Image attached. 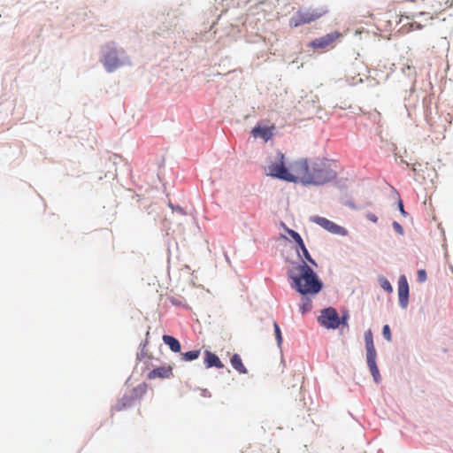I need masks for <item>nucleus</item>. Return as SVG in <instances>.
I'll list each match as a JSON object with an SVG mask.
<instances>
[{
	"label": "nucleus",
	"mask_w": 453,
	"mask_h": 453,
	"mask_svg": "<svg viewBox=\"0 0 453 453\" xmlns=\"http://www.w3.org/2000/svg\"><path fill=\"white\" fill-rule=\"evenodd\" d=\"M393 227L395 230L396 233L403 234V226L396 221L393 222Z\"/></svg>",
	"instance_id": "25"
},
{
	"label": "nucleus",
	"mask_w": 453,
	"mask_h": 453,
	"mask_svg": "<svg viewBox=\"0 0 453 453\" xmlns=\"http://www.w3.org/2000/svg\"><path fill=\"white\" fill-rule=\"evenodd\" d=\"M287 233H288V234L292 237V239L296 242L297 246H298L299 244H301L302 242H303V239H302L301 235H300L297 232H296V231H294V230H292V229L287 228Z\"/></svg>",
	"instance_id": "20"
},
{
	"label": "nucleus",
	"mask_w": 453,
	"mask_h": 453,
	"mask_svg": "<svg viewBox=\"0 0 453 453\" xmlns=\"http://www.w3.org/2000/svg\"><path fill=\"white\" fill-rule=\"evenodd\" d=\"M284 154L280 151H276L268 157L265 171L267 175L283 180L289 182H296V174L295 170L298 165V159L289 163L288 166L285 165Z\"/></svg>",
	"instance_id": "3"
},
{
	"label": "nucleus",
	"mask_w": 453,
	"mask_h": 453,
	"mask_svg": "<svg viewBox=\"0 0 453 453\" xmlns=\"http://www.w3.org/2000/svg\"><path fill=\"white\" fill-rule=\"evenodd\" d=\"M200 349L191 350L181 354V359L184 361H193L199 357Z\"/></svg>",
	"instance_id": "17"
},
{
	"label": "nucleus",
	"mask_w": 453,
	"mask_h": 453,
	"mask_svg": "<svg viewBox=\"0 0 453 453\" xmlns=\"http://www.w3.org/2000/svg\"><path fill=\"white\" fill-rule=\"evenodd\" d=\"M366 218H367L370 221H372V222H373V223H376V222L378 221V218H377V216H376L375 214H373V213H371V212H369V213H367V214H366Z\"/></svg>",
	"instance_id": "27"
},
{
	"label": "nucleus",
	"mask_w": 453,
	"mask_h": 453,
	"mask_svg": "<svg viewBox=\"0 0 453 453\" xmlns=\"http://www.w3.org/2000/svg\"><path fill=\"white\" fill-rule=\"evenodd\" d=\"M273 327H274L276 340H277L278 345L280 346L282 342V336H281V332H280V326L277 322L273 323Z\"/></svg>",
	"instance_id": "22"
},
{
	"label": "nucleus",
	"mask_w": 453,
	"mask_h": 453,
	"mask_svg": "<svg viewBox=\"0 0 453 453\" xmlns=\"http://www.w3.org/2000/svg\"><path fill=\"white\" fill-rule=\"evenodd\" d=\"M298 247L300 248V250H302V253L304 257V258L310 262L311 264L314 265H317V264L315 263V261L311 258L308 250L306 249L305 245H304V242H302L301 244L298 245Z\"/></svg>",
	"instance_id": "18"
},
{
	"label": "nucleus",
	"mask_w": 453,
	"mask_h": 453,
	"mask_svg": "<svg viewBox=\"0 0 453 453\" xmlns=\"http://www.w3.org/2000/svg\"><path fill=\"white\" fill-rule=\"evenodd\" d=\"M173 376V365H166L152 369L148 373V379H169Z\"/></svg>",
	"instance_id": "11"
},
{
	"label": "nucleus",
	"mask_w": 453,
	"mask_h": 453,
	"mask_svg": "<svg viewBox=\"0 0 453 453\" xmlns=\"http://www.w3.org/2000/svg\"><path fill=\"white\" fill-rule=\"evenodd\" d=\"M365 342L366 348V361L369 370L373 377L376 383L380 381V374L376 364L377 352L373 343L372 333L371 330H367L365 333Z\"/></svg>",
	"instance_id": "5"
},
{
	"label": "nucleus",
	"mask_w": 453,
	"mask_h": 453,
	"mask_svg": "<svg viewBox=\"0 0 453 453\" xmlns=\"http://www.w3.org/2000/svg\"><path fill=\"white\" fill-rule=\"evenodd\" d=\"M418 280L420 282H424L426 280V273L424 269H420L418 271Z\"/></svg>",
	"instance_id": "24"
},
{
	"label": "nucleus",
	"mask_w": 453,
	"mask_h": 453,
	"mask_svg": "<svg viewBox=\"0 0 453 453\" xmlns=\"http://www.w3.org/2000/svg\"><path fill=\"white\" fill-rule=\"evenodd\" d=\"M381 287L384 290L388 291V292H392L393 288H392V286L391 284L389 283L388 280H385L382 284H381Z\"/></svg>",
	"instance_id": "26"
},
{
	"label": "nucleus",
	"mask_w": 453,
	"mask_h": 453,
	"mask_svg": "<svg viewBox=\"0 0 453 453\" xmlns=\"http://www.w3.org/2000/svg\"><path fill=\"white\" fill-rule=\"evenodd\" d=\"M398 296L400 305L406 308L409 299V284L404 275L400 276L398 280Z\"/></svg>",
	"instance_id": "9"
},
{
	"label": "nucleus",
	"mask_w": 453,
	"mask_h": 453,
	"mask_svg": "<svg viewBox=\"0 0 453 453\" xmlns=\"http://www.w3.org/2000/svg\"><path fill=\"white\" fill-rule=\"evenodd\" d=\"M438 4L439 6L437 7V10L439 12H442L452 6V0H444L443 3L441 1H439Z\"/></svg>",
	"instance_id": "21"
},
{
	"label": "nucleus",
	"mask_w": 453,
	"mask_h": 453,
	"mask_svg": "<svg viewBox=\"0 0 453 453\" xmlns=\"http://www.w3.org/2000/svg\"><path fill=\"white\" fill-rule=\"evenodd\" d=\"M325 12H296L289 19L291 27H297L304 24H309L323 16Z\"/></svg>",
	"instance_id": "7"
},
{
	"label": "nucleus",
	"mask_w": 453,
	"mask_h": 453,
	"mask_svg": "<svg viewBox=\"0 0 453 453\" xmlns=\"http://www.w3.org/2000/svg\"><path fill=\"white\" fill-rule=\"evenodd\" d=\"M305 159V165L307 166V174H312V170H311V160L309 161L308 159L304 158Z\"/></svg>",
	"instance_id": "28"
},
{
	"label": "nucleus",
	"mask_w": 453,
	"mask_h": 453,
	"mask_svg": "<svg viewBox=\"0 0 453 453\" xmlns=\"http://www.w3.org/2000/svg\"><path fill=\"white\" fill-rule=\"evenodd\" d=\"M319 321L321 325H323L326 328L332 329L337 328L341 324L340 317L336 310L331 307L324 309L321 311Z\"/></svg>",
	"instance_id": "8"
},
{
	"label": "nucleus",
	"mask_w": 453,
	"mask_h": 453,
	"mask_svg": "<svg viewBox=\"0 0 453 453\" xmlns=\"http://www.w3.org/2000/svg\"><path fill=\"white\" fill-rule=\"evenodd\" d=\"M204 355H205L204 363H205V365L207 368H211L213 366H215L217 368L224 367V365L222 364V362L220 361V359L219 358V357L216 354H214L209 350H205Z\"/></svg>",
	"instance_id": "14"
},
{
	"label": "nucleus",
	"mask_w": 453,
	"mask_h": 453,
	"mask_svg": "<svg viewBox=\"0 0 453 453\" xmlns=\"http://www.w3.org/2000/svg\"><path fill=\"white\" fill-rule=\"evenodd\" d=\"M230 363L232 365V366L239 372V373H242V374H246L248 372L246 367L244 366L243 363H242V360L240 357V355L238 354H234L232 356L231 359H230Z\"/></svg>",
	"instance_id": "15"
},
{
	"label": "nucleus",
	"mask_w": 453,
	"mask_h": 453,
	"mask_svg": "<svg viewBox=\"0 0 453 453\" xmlns=\"http://www.w3.org/2000/svg\"><path fill=\"white\" fill-rule=\"evenodd\" d=\"M342 35L339 32H333L327 34L322 37L317 38L311 42L313 48L326 49L330 46L336 39L340 38Z\"/></svg>",
	"instance_id": "10"
},
{
	"label": "nucleus",
	"mask_w": 453,
	"mask_h": 453,
	"mask_svg": "<svg viewBox=\"0 0 453 453\" xmlns=\"http://www.w3.org/2000/svg\"><path fill=\"white\" fill-rule=\"evenodd\" d=\"M398 207H399V210H400L401 213H402L403 215H405V214H406V212H405V211H404V209H403V201H402V200H399V202H398Z\"/></svg>",
	"instance_id": "30"
},
{
	"label": "nucleus",
	"mask_w": 453,
	"mask_h": 453,
	"mask_svg": "<svg viewBox=\"0 0 453 453\" xmlns=\"http://www.w3.org/2000/svg\"><path fill=\"white\" fill-rule=\"evenodd\" d=\"M311 301L308 297L302 298V303L300 305V310L303 313L311 311Z\"/></svg>",
	"instance_id": "19"
},
{
	"label": "nucleus",
	"mask_w": 453,
	"mask_h": 453,
	"mask_svg": "<svg viewBox=\"0 0 453 453\" xmlns=\"http://www.w3.org/2000/svg\"><path fill=\"white\" fill-rule=\"evenodd\" d=\"M163 342L169 346L170 349L173 352H180V343L179 341L171 335H164L163 336Z\"/></svg>",
	"instance_id": "16"
},
{
	"label": "nucleus",
	"mask_w": 453,
	"mask_h": 453,
	"mask_svg": "<svg viewBox=\"0 0 453 453\" xmlns=\"http://www.w3.org/2000/svg\"><path fill=\"white\" fill-rule=\"evenodd\" d=\"M288 277L293 281L292 288L303 296H314L322 289V282L304 260L293 265L288 270Z\"/></svg>",
	"instance_id": "2"
},
{
	"label": "nucleus",
	"mask_w": 453,
	"mask_h": 453,
	"mask_svg": "<svg viewBox=\"0 0 453 453\" xmlns=\"http://www.w3.org/2000/svg\"><path fill=\"white\" fill-rule=\"evenodd\" d=\"M273 129L274 127H268L257 126L252 129L251 134L254 137H261L264 141L267 142L273 137Z\"/></svg>",
	"instance_id": "13"
},
{
	"label": "nucleus",
	"mask_w": 453,
	"mask_h": 453,
	"mask_svg": "<svg viewBox=\"0 0 453 453\" xmlns=\"http://www.w3.org/2000/svg\"><path fill=\"white\" fill-rule=\"evenodd\" d=\"M102 63L105 69L111 73L120 66L126 64H129L130 62L124 50L119 51L111 44H106L103 48Z\"/></svg>",
	"instance_id": "4"
},
{
	"label": "nucleus",
	"mask_w": 453,
	"mask_h": 453,
	"mask_svg": "<svg viewBox=\"0 0 453 453\" xmlns=\"http://www.w3.org/2000/svg\"><path fill=\"white\" fill-rule=\"evenodd\" d=\"M313 221L333 234H341L343 229L342 226L323 217H315Z\"/></svg>",
	"instance_id": "12"
},
{
	"label": "nucleus",
	"mask_w": 453,
	"mask_h": 453,
	"mask_svg": "<svg viewBox=\"0 0 453 453\" xmlns=\"http://www.w3.org/2000/svg\"><path fill=\"white\" fill-rule=\"evenodd\" d=\"M312 174H307V166L304 158L298 159V165L294 171L296 174V182H301L304 185H324L336 177V172L332 167V164L326 159L311 160Z\"/></svg>",
	"instance_id": "1"
},
{
	"label": "nucleus",
	"mask_w": 453,
	"mask_h": 453,
	"mask_svg": "<svg viewBox=\"0 0 453 453\" xmlns=\"http://www.w3.org/2000/svg\"><path fill=\"white\" fill-rule=\"evenodd\" d=\"M348 319H349V314L348 313L342 315V319H340L341 324H342L343 326H346Z\"/></svg>",
	"instance_id": "29"
},
{
	"label": "nucleus",
	"mask_w": 453,
	"mask_h": 453,
	"mask_svg": "<svg viewBox=\"0 0 453 453\" xmlns=\"http://www.w3.org/2000/svg\"><path fill=\"white\" fill-rule=\"evenodd\" d=\"M147 391V384L141 383L134 388L129 394L125 395L119 402L114 406L116 411H121L124 409L133 405L134 401L142 398Z\"/></svg>",
	"instance_id": "6"
},
{
	"label": "nucleus",
	"mask_w": 453,
	"mask_h": 453,
	"mask_svg": "<svg viewBox=\"0 0 453 453\" xmlns=\"http://www.w3.org/2000/svg\"><path fill=\"white\" fill-rule=\"evenodd\" d=\"M382 334L384 336V338L388 341V342H391L392 340V336H391V332H390V327L388 325H385L383 326V329H382Z\"/></svg>",
	"instance_id": "23"
}]
</instances>
